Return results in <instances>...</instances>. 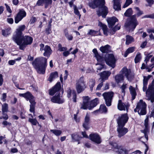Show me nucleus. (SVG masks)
Listing matches in <instances>:
<instances>
[{"instance_id": "obj_1", "label": "nucleus", "mask_w": 154, "mask_h": 154, "mask_svg": "<svg viewBox=\"0 0 154 154\" xmlns=\"http://www.w3.org/2000/svg\"><path fill=\"white\" fill-rule=\"evenodd\" d=\"M105 3L104 0H94L93 2L89 3V6L93 9L98 7L99 9L97 12L98 15L105 18L108 13V9L104 5Z\"/></svg>"}, {"instance_id": "obj_2", "label": "nucleus", "mask_w": 154, "mask_h": 154, "mask_svg": "<svg viewBox=\"0 0 154 154\" xmlns=\"http://www.w3.org/2000/svg\"><path fill=\"white\" fill-rule=\"evenodd\" d=\"M47 62L45 58L41 57L35 59L32 62V65L38 73L43 74L47 66Z\"/></svg>"}, {"instance_id": "obj_3", "label": "nucleus", "mask_w": 154, "mask_h": 154, "mask_svg": "<svg viewBox=\"0 0 154 154\" xmlns=\"http://www.w3.org/2000/svg\"><path fill=\"white\" fill-rule=\"evenodd\" d=\"M83 103L81 109H88L91 110L96 106L98 103V99L96 98L91 101H90V98L88 96L83 97Z\"/></svg>"}, {"instance_id": "obj_4", "label": "nucleus", "mask_w": 154, "mask_h": 154, "mask_svg": "<svg viewBox=\"0 0 154 154\" xmlns=\"http://www.w3.org/2000/svg\"><path fill=\"white\" fill-rule=\"evenodd\" d=\"M33 39L31 36L25 35L22 36L20 38H18L14 41L20 46V49L23 50L27 45L32 44Z\"/></svg>"}, {"instance_id": "obj_5", "label": "nucleus", "mask_w": 154, "mask_h": 154, "mask_svg": "<svg viewBox=\"0 0 154 154\" xmlns=\"http://www.w3.org/2000/svg\"><path fill=\"white\" fill-rule=\"evenodd\" d=\"M136 16V15H134L128 18L125 23V26L129 31H133L137 26L138 24Z\"/></svg>"}, {"instance_id": "obj_6", "label": "nucleus", "mask_w": 154, "mask_h": 154, "mask_svg": "<svg viewBox=\"0 0 154 154\" xmlns=\"http://www.w3.org/2000/svg\"><path fill=\"white\" fill-rule=\"evenodd\" d=\"M19 96L26 99V100H29L30 103V111L31 112L34 113L35 106V99L32 94L29 92L24 94H19Z\"/></svg>"}, {"instance_id": "obj_7", "label": "nucleus", "mask_w": 154, "mask_h": 154, "mask_svg": "<svg viewBox=\"0 0 154 154\" xmlns=\"http://www.w3.org/2000/svg\"><path fill=\"white\" fill-rule=\"evenodd\" d=\"M152 56V55L151 54H148L145 57L144 61L146 63V64L143 63L142 64V66L141 68V69H148L149 67H151L152 68L154 67V57H152L149 61L150 59Z\"/></svg>"}, {"instance_id": "obj_8", "label": "nucleus", "mask_w": 154, "mask_h": 154, "mask_svg": "<svg viewBox=\"0 0 154 154\" xmlns=\"http://www.w3.org/2000/svg\"><path fill=\"white\" fill-rule=\"evenodd\" d=\"M146 105L144 102L142 100H140L138 102L136 109H134V111L136 112H137L140 115H144L146 113Z\"/></svg>"}, {"instance_id": "obj_9", "label": "nucleus", "mask_w": 154, "mask_h": 154, "mask_svg": "<svg viewBox=\"0 0 154 154\" xmlns=\"http://www.w3.org/2000/svg\"><path fill=\"white\" fill-rule=\"evenodd\" d=\"M86 88V86L84 82V79L81 77L77 81L76 88L78 93L83 91Z\"/></svg>"}, {"instance_id": "obj_10", "label": "nucleus", "mask_w": 154, "mask_h": 154, "mask_svg": "<svg viewBox=\"0 0 154 154\" xmlns=\"http://www.w3.org/2000/svg\"><path fill=\"white\" fill-rule=\"evenodd\" d=\"M105 61L106 64L112 68L115 66L116 60L112 54H108L106 56Z\"/></svg>"}, {"instance_id": "obj_11", "label": "nucleus", "mask_w": 154, "mask_h": 154, "mask_svg": "<svg viewBox=\"0 0 154 154\" xmlns=\"http://www.w3.org/2000/svg\"><path fill=\"white\" fill-rule=\"evenodd\" d=\"M113 94L114 93L112 92H105L103 94V96L105 100L106 104L107 106H111Z\"/></svg>"}, {"instance_id": "obj_12", "label": "nucleus", "mask_w": 154, "mask_h": 154, "mask_svg": "<svg viewBox=\"0 0 154 154\" xmlns=\"http://www.w3.org/2000/svg\"><path fill=\"white\" fill-rule=\"evenodd\" d=\"M120 73L124 77V76H126L129 81H131L134 76L133 74L131 73L130 70L128 69L126 67H124L122 69Z\"/></svg>"}, {"instance_id": "obj_13", "label": "nucleus", "mask_w": 154, "mask_h": 154, "mask_svg": "<svg viewBox=\"0 0 154 154\" xmlns=\"http://www.w3.org/2000/svg\"><path fill=\"white\" fill-rule=\"evenodd\" d=\"M40 46L41 51H44V52L43 54L44 56L49 57L51 54L52 51L50 47L48 45H46L44 48V45L43 44H41L40 45Z\"/></svg>"}, {"instance_id": "obj_14", "label": "nucleus", "mask_w": 154, "mask_h": 154, "mask_svg": "<svg viewBox=\"0 0 154 154\" xmlns=\"http://www.w3.org/2000/svg\"><path fill=\"white\" fill-rule=\"evenodd\" d=\"M26 26L23 25L19 26L18 28L16 30L15 33L13 37V40L18 38H21L22 35V32L25 29Z\"/></svg>"}, {"instance_id": "obj_15", "label": "nucleus", "mask_w": 154, "mask_h": 154, "mask_svg": "<svg viewBox=\"0 0 154 154\" xmlns=\"http://www.w3.org/2000/svg\"><path fill=\"white\" fill-rule=\"evenodd\" d=\"M128 119V117L126 114L122 115L121 116L119 117L117 119L118 125L124 126Z\"/></svg>"}, {"instance_id": "obj_16", "label": "nucleus", "mask_w": 154, "mask_h": 154, "mask_svg": "<svg viewBox=\"0 0 154 154\" xmlns=\"http://www.w3.org/2000/svg\"><path fill=\"white\" fill-rule=\"evenodd\" d=\"M112 146V148L114 151L118 152L120 154H128L129 151L128 150L121 148L120 147L118 146L116 143H114Z\"/></svg>"}, {"instance_id": "obj_17", "label": "nucleus", "mask_w": 154, "mask_h": 154, "mask_svg": "<svg viewBox=\"0 0 154 154\" xmlns=\"http://www.w3.org/2000/svg\"><path fill=\"white\" fill-rule=\"evenodd\" d=\"M51 100L54 103L58 104H62L65 101L60 94H58L57 95L56 94L54 96L52 97Z\"/></svg>"}, {"instance_id": "obj_18", "label": "nucleus", "mask_w": 154, "mask_h": 154, "mask_svg": "<svg viewBox=\"0 0 154 154\" xmlns=\"http://www.w3.org/2000/svg\"><path fill=\"white\" fill-rule=\"evenodd\" d=\"M122 125H118L117 128V131L118 136L121 137L125 135L128 131V129Z\"/></svg>"}, {"instance_id": "obj_19", "label": "nucleus", "mask_w": 154, "mask_h": 154, "mask_svg": "<svg viewBox=\"0 0 154 154\" xmlns=\"http://www.w3.org/2000/svg\"><path fill=\"white\" fill-rule=\"evenodd\" d=\"M89 139L92 141L97 144H100L101 140L99 135L97 133H92L89 135Z\"/></svg>"}, {"instance_id": "obj_20", "label": "nucleus", "mask_w": 154, "mask_h": 154, "mask_svg": "<svg viewBox=\"0 0 154 154\" xmlns=\"http://www.w3.org/2000/svg\"><path fill=\"white\" fill-rule=\"evenodd\" d=\"M25 11L23 10H20L17 15L15 17V22L17 23L26 16Z\"/></svg>"}, {"instance_id": "obj_21", "label": "nucleus", "mask_w": 154, "mask_h": 154, "mask_svg": "<svg viewBox=\"0 0 154 154\" xmlns=\"http://www.w3.org/2000/svg\"><path fill=\"white\" fill-rule=\"evenodd\" d=\"M148 117H147L145 120L144 121V129L143 131H142V132L144 134L145 137L146 141H147L148 139V134L149 132V128L148 124Z\"/></svg>"}, {"instance_id": "obj_22", "label": "nucleus", "mask_w": 154, "mask_h": 154, "mask_svg": "<svg viewBox=\"0 0 154 154\" xmlns=\"http://www.w3.org/2000/svg\"><path fill=\"white\" fill-rule=\"evenodd\" d=\"M60 88V82H58L53 88L50 90V95L53 96L56 92H58Z\"/></svg>"}, {"instance_id": "obj_23", "label": "nucleus", "mask_w": 154, "mask_h": 154, "mask_svg": "<svg viewBox=\"0 0 154 154\" xmlns=\"http://www.w3.org/2000/svg\"><path fill=\"white\" fill-rule=\"evenodd\" d=\"M67 97L68 98L72 97L73 101L74 102H76V94L74 90H72L69 89L67 91Z\"/></svg>"}, {"instance_id": "obj_24", "label": "nucleus", "mask_w": 154, "mask_h": 154, "mask_svg": "<svg viewBox=\"0 0 154 154\" xmlns=\"http://www.w3.org/2000/svg\"><path fill=\"white\" fill-rule=\"evenodd\" d=\"M118 108L120 110H128L129 105L127 103H123L121 100H119L118 104Z\"/></svg>"}, {"instance_id": "obj_25", "label": "nucleus", "mask_w": 154, "mask_h": 154, "mask_svg": "<svg viewBox=\"0 0 154 154\" xmlns=\"http://www.w3.org/2000/svg\"><path fill=\"white\" fill-rule=\"evenodd\" d=\"M111 74V72L109 71H103L100 74V79L103 81L107 80Z\"/></svg>"}, {"instance_id": "obj_26", "label": "nucleus", "mask_w": 154, "mask_h": 154, "mask_svg": "<svg viewBox=\"0 0 154 154\" xmlns=\"http://www.w3.org/2000/svg\"><path fill=\"white\" fill-rule=\"evenodd\" d=\"M118 19L115 17H112L107 19L108 26L109 28L112 27L116 22L118 21Z\"/></svg>"}, {"instance_id": "obj_27", "label": "nucleus", "mask_w": 154, "mask_h": 154, "mask_svg": "<svg viewBox=\"0 0 154 154\" xmlns=\"http://www.w3.org/2000/svg\"><path fill=\"white\" fill-rule=\"evenodd\" d=\"M52 3L51 0H38L37 2L36 5L38 6L42 5L43 3L46 4L45 8H47V5L51 4Z\"/></svg>"}, {"instance_id": "obj_28", "label": "nucleus", "mask_w": 154, "mask_h": 154, "mask_svg": "<svg viewBox=\"0 0 154 154\" xmlns=\"http://www.w3.org/2000/svg\"><path fill=\"white\" fill-rule=\"evenodd\" d=\"M107 111V109L106 106L104 105H100L99 109L93 112V113L96 114L98 112L100 113H105Z\"/></svg>"}, {"instance_id": "obj_29", "label": "nucleus", "mask_w": 154, "mask_h": 154, "mask_svg": "<svg viewBox=\"0 0 154 154\" xmlns=\"http://www.w3.org/2000/svg\"><path fill=\"white\" fill-rule=\"evenodd\" d=\"M2 35L5 37H7L10 35L11 33V28L8 27L2 30Z\"/></svg>"}, {"instance_id": "obj_30", "label": "nucleus", "mask_w": 154, "mask_h": 154, "mask_svg": "<svg viewBox=\"0 0 154 154\" xmlns=\"http://www.w3.org/2000/svg\"><path fill=\"white\" fill-rule=\"evenodd\" d=\"M90 120L89 115L87 114L85 118V122L83 124V126L86 129H88L89 128L88 123Z\"/></svg>"}, {"instance_id": "obj_31", "label": "nucleus", "mask_w": 154, "mask_h": 154, "mask_svg": "<svg viewBox=\"0 0 154 154\" xmlns=\"http://www.w3.org/2000/svg\"><path fill=\"white\" fill-rule=\"evenodd\" d=\"M64 35L66 38L69 41H72L73 37L72 34H69L67 29H65L64 31Z\"/></svg>"}, {"instance_id": "obj_32", "label": "nucleus", "mask_w": 154, "mask_h": 154, "mask_svg": "<svg viewBox=\"0 0 154 154\" xmlns=\"http://www.w3.org/2000/svg\"><path fill=\"white\" fill-rule=\"evenodd\" d=\"M58 77V73L57 72H55L51 73L49 78L48 80L50 82H51L53 80L57 78Z\"/></svg>"}, {"instance_id": "obj_33", "label": "nucleus", "mask_w": 154, "mask_h": 154, "mask_svg": "<svg viewBox=\"0 0 154 154\" xmlns=\"http://www.w3.org/2000/svg\"><path fill=\"white\" fill-rule=\"evenodd\" d=\"M129 89L130 93L132 96V100H133L135 98L136 95L135 89L134 88L131 86L129 88Z\"/></svg>"}, {"instance_id": "obj_34", "label": "nucleus", "mask_w": 154, "mask_h": 154, "mask_svg": "<svg viewBox=\"0 0 154 154\" xmlns=\"http://www.w3.org/2000/svg\"><path fill=\"white\" fill-rule=\"evenodd\" d=\"M124 77L120 73L119 74L117 75L115 77V79L117 83H118L121 82L124 80Z\"/></svg>"}, {"instance_id": "obj_35", "label": "nucleus", "mask_w": 154, "mask_h": 154, "mask_svg": "<svg viewBox=\"0 0 154 154\" xmlns=\"http://www.w3.org/2000/svg\"><path fill=\"white\" fill-rule=\"evenodd\" d=\"M114 0V8L116 10L121 9V5L119 0Z\"/></svg>"}, {"instance_id": "obj_36", "label": "nucleus", "mask_w": 154, "mask_h": 154, "mask_svg": "<svg viewBox=\"0 0 154 154\" xmlns=\"http://www.w3.org/2000/svg\"><path fill=\"white\" fill-rule=\"evenodd\" d=\"M99 26H100L102 28L103 30L104 35H107V26L106 25L103 24L101 22H99L98 23Z\"/></svg>"}, {"instance_id": "obj_37", "label": "nucleus", "mask_w": 154, "mask_h": 154, "mask_svg": "<svg viewBox=\"0 0 154 154\" xmlns=\"http://www.w3.org/2000/svg\"><path fill=\"white\" fill-rule=\"evenodd\" d=\"M110 46L106 45L104 46H102L100 48V50L103 53H106L109 52L110 49Z\"/></svg>"}, {"instance_id": "obj_38", "label": "nucleus", "mask_w": 154, "mask_h": 154, "mask_svg": "<svg viewBox=\"0 0 154 154\" xmlns=\"http://www.w3.org/2000/svg\"><path fill=\"white\" fill-rule=\"evenodd\" d=\"M149 79V78L146 76H143V91H145L146 89L147 85L148 84V81Z\"/></svg>"}, {"instance_id": "obj_39", "label": "nucleus", "mask_w": 154, "mask_h": 154, "mask_svg": "<svg viewBox=\"0 0 154 154\" xmlns=\"http://www.w3.org/2000/svg\"><path fill=\"white\" fill-rule=\"evenodd\" d=\"M50 131L57 136H60L62 133V131L59 129L51 130Z\"/></svg>"}, {"instance_id": "obj_40", "label": "nucleus", "mask_w": 154, "mask_h": 154, "mask_svg": "<svg viewBox=\"0 0 154 154\" xmlns=\"http://www.w3.org/2000/svg\"><path fill=\"white\" fill-rule=\"evenodd\" d=\"M135 47H132L128 48L125 52V57H127L128 54L133 52L135 49Z\"/></svg>"}, {"instance_id": "obj_41", "label": "nucleus", "mask_w": 154, "mask_h": 154, "mask_svg": "<svg viewBox=\"0 0 154 154\" xmlns=\"http://www.w3.org/2000/svg\"><path fill=\"white\" fill-rule=\"evenodd\" d=\"M95 80L93 79H91L89 80L88 82V85L90 87L91 91H92L93 90V87L95 85Z\"/></svg>"}, {"instance_id": "obj_42", "label": "nucleus", "mask_w": 154, "mask_h": 154, "mask_svg": "<svg viewBox=\"0 0 154 154\" xmlns=\"http://www.w3.org/2000/svg\"><path fill=\"white\" fill-rule=\"evenodd\" d=\"M133 41L134 39L131 36L129 35H127L126 36V45H129Z\"/></svg>"}, {"instance_id": "obj_43", "label": "nucleus", "mask_w": 154, "mask_h": 154, "mask_svg": "<svg viewBox=\"0 0 154 154\" xmlns=\"http://www.w3.org/2000/svg\"><path fill=\"white\" fill-rule=\"evenodd\" d=\"M72 137L74 141H78L82 137H79L76 134H74L72 135Z\"/></svg>"}, {"instance_id": "obj_44", "label": "nucleus", "mask_w": 154, "mask_h": 154, "mask_svg": "<svg viewBox=\"0 0 154 154\" xmlns=\"http://www.w3.org/2000/svg\"><path fill=\"white\" fill-rule=\"evenodd\" d=\"M141 59V54L139 53H137L134 59L135 63H137L139 62Z\"/></svg>"}, {"instance_id": "obj_45", "label": "nucleus", "mask_w": 154, "mask_h": 154, "mask_svg": "<svg viewBox=\"0 0 154 154\" xmlns=\"http://www.w3.org/2000/svg\"><path fill=\"white\" fill-rule=\"evenodd\" d=\"M132 14V10L131 8H130L126 10L124 14L125 16L129 17Z\"/></svg>"}, {"instance_id": "obj_46", "label": "nucleus", "mask_w": 154, "mask_h": 154, "mask_svg": "<svg viewBox=\"0 0 154 154\" xmlns=\"http://www.w3.org/2000/svg\"><path fill=\"white\" fill-rule=\"evenodd\" d=\"M8 105L7 103H4L2 105V110L3 113L7 112L8 111Z\"/></svg>"}, {"instance_id": "obj_47", "label": "nucleus", "mask_w": 154, "mask_h": 154, "mask_svg": "<svg viewBox=\"0 0 154 154\" xmlns=\"http://www.w3.org/2000/svg\"><path fill=\"white\" fill-rule=\"evenodd\" d=\"M95 57L98 62H101L102 63H103L104 62L103 58L99 55V54L97 55Z\"/></svg>"}, {"instance_id": "obj_48", "label": "nucleus", "mask_w": 154, "mask_h": 154, "mask_svg": "<svg viewBox=\"0 0 154 154\" xmlns=\"http://www.w3.org/2000/svg\"><path fill=\"white\" fill-rule=\"evenodd\" d=\"M67 48L66 47H63L60 44L58 45V50L60 51H66L67 50Z\"/></svg>"}, {"instance_id": "obj_49", "label": "nucleus", "mask_w": 154, "mask_h": 154, "mask_svg": "<svg viewBox=\"0 0 154 154\" xmlns=\"http://www.w3.org/2000/svg\"><path fill=\"white\" fill-rule=\"evenodd\" d=\"M132 2V0H126L125 3L124 5H123V8H125L127 7L131 4Z\"/></svg>"}, {"instance_id": "obj_50", "label": "nucleus", "mask_w": 154, "mask_h": 154, "mask_svg": "<svg viewBox=\"0 0 154 154\" xmlns=\"http://www.w3.org/2000/svg\"><path fill=\"white\" fill-rule=\"evenodd\" d=\"M134 9L136 11L137 15V16H139L143 14L142 11L140 10L138 7H136L134 8Z\"/></svg>"}, {"instance_id": "obj_51", "label": "nucleus", "mask_w": 154, "mask_h": 154, "mask_svg": "<svg viewBox=\"0 0 154 154\" xmlns=\"http://www.w3.org/2000/svg\"><path fill=\"white\" fill-rule=\"evenodd\" d=\"M74 13L76 15H78L79 17V18H80L81 15H80L79 11L78 10V9H77L76 5L74 6Z\"/></svg>"}, {"instance_id": "obj_52", "label": "nucleus", "mask_w": 154, "mask_h": 154, "mask_svg": "<svg viewBox=\"0 0 154 154\" xmlns=\"http://www.w3.org/2000/svg\"><path fill=\"white\" fill-rule=\"evenodd\" d=\"M97 32V31L91 29L89 30V32L88 33V35H90L92 36H95Z\"/></svg>"}, {"instance_id": "obj_53", "label": "nucleus", "mask_w": 154, "mask_h": 154, "mask_svg": "<svg viewBox=\"0 0 154 154\" xmlns=\"http://www.w3.org/2000/svg\"><path fill=\"white\" fill-rule=\"evenodd\" d=\"M96 65H98V66L97 67V72H98V71H100L103 68H104V65L102 63L101 64H99L97 63L96 64Z\"/></svg>"}, {"instance_id": "obj_54", "label": "nucleus", "mask_w": 154, "mask_h": 154, "mask_svg": "<svg viewBox=\"0 0 154 154\" xmlns=\"http://www.w3.org/2000/svg\"><path fill=\"white\" fill-rule=\"evenodd\" d=\"M29 121L30 122L32 125H36L38 123V122L35 119H29Z\"/></svg>"}, {"instance_id": "obj_55", "label": "nucleus", "mask_w": 154, "mask_h": 154, "mask_svg": "<svg viewBox=\"0 0 154 154\" xmlns=\"http://www.w3.org/2000/svg\"><path fill=\"white\" fill-rule=\"evenodd\" d=\"M5 137L4 136H0V144H2L3 143V141L5 143H7L6 140L5 139Z\"/></svg>"}, {"instance_id": "obj_56", "label": "nucleus", "mask_w": 154, "mask_h": 154, "mask_svg": "<svg viewBox=\"0 0 154 154\" xmlns=\"http://www.w3.org/2000/svg\"><path fill=\"white\" fill-rule=\"evenodd\" d=\"M36 20V18L35 17H32L30 21V24H32L34 23Z\"/></svg>"}, {"instance_id": "obj_57", "label": "nucleus", "mask_w": 154, "mask_h": 154, "mask_svg": "<svg viewBox=\"0 0 154 154\" xmlns=\"http://www.w3.org/2000/svg\"><path fill=\"white\" fill-rule=\"evenodd\" d=\"M120 25H117L114 28L112 29V30L114 32H115L116 31L119 30L120 29Z\"/></svg>"}, {"instance_id": "obj_58", "label": "nucleus", "mask_w": 154, "mask_h": 154, "mask_svg": "<svg viewBox=\"0 0 154 154\" xmlns=\"http://www.w3.org/2000/svg\"><path fill=\"white\" fill-rule=\"evenodd\" d=\"M126 84H123L122 86L121 87V88L122 90V93H123L124 94H125V89L126 88Z\"/></svg>"}, {"instance_id": "obj_59", "label": "nucleus", "mask_w": 154, "mask_h": 154, "mask_svg": "<svg viewBox=\"0 0 154 154\" xmlns=\"http://www.w3.org/2000/svg\"><path fill=\"white\" fill-rule=\"evenodd\" d=\"M7 97L6 94L5 93H3L2 94V100L3 102H5L6 100V98Z\"/></svg>"}, {"instance_id": "obj_60", "label": "nucleus", "mask_w": 154, "mask_h": 154, "mask_svg": "<svg viewBox=\"0 0 154 154\" xmlns=\"http://www.w3.org/2000/svg\"><path fill=\"white\" fill-rule=\"evenodd\" d=\"M7 22L10 24H12L14 22L13 19L11 18H7Z\"/></svg>"}, {"instance_id": "obj_61", "label": "nucleus", "mask_w": 154, "mask_h": 154, "mask_svg": "<svg viewBox=\"0 0 154 154\" xmlns=\"http://www.w3.org/2000/svg\"><path fill=\"white\" fill-rule=\"evenodd\" d=\"M15 60H11L8 61V63L10 65H13L15 63Z\"/></svg>"}, {"instance_id": "obj_62", "label": "nucleus", "mask_w": 154, "mask_h": 154, "mask_svg": "<svg viewBox=\"0 0 154 154\" xmlns=\"http://www.w3.org/2000/svg\"><path fill=\"white\" fill-rule=\"evenodd\" d=\"M103 82H102L100 83L97 86V88H96V90H100L101 88L102 87V86L103 85Z\"/></svg>"}, {"instance_id": "obj_63", "label": "nucleus", "mask_w": 154, "mask_h": 154, "mask_svg": "<svg viewBox=\"0 0 154 154\" xmlns=\"http://www.w3.org/2000/svg\"><path fill=\"white\" fill-rule=\"evenodd\" d=\"M2 124L5 126H6L7 125L10 126L11 125V123L9 122H8L6 121H4L2 123Z\"/></svg>"}, {"instance_id": "obj_64", "label": "nucleus", "mask_w": 154, "mask_h": 154, "mask_svg": "<svg viewBox=\"0 0 154 154\" xmlns=\"http://www.w3.org/2000/svg\"><path fill=\"white\" fill-rule=\"evenodd\" d=\"M63 53V55L65 57H67L70 54L69 51H64Z\"/></svg>"}]
</instances>
